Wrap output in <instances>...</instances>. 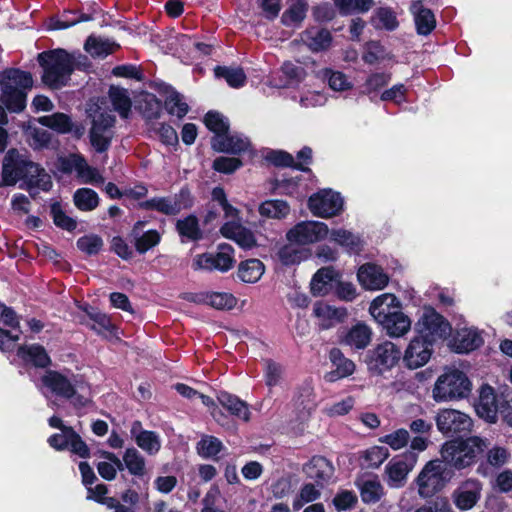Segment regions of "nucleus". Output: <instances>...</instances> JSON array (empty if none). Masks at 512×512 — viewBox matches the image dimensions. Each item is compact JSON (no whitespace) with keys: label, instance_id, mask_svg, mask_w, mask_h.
<instances>
[{"label":"nucleus","instance_id":"de8ad7c7","mask_svg":"<svg viewBox=\"0 0 512 512\" xmlns=\"http://www.w3.org/2000/svg\"><path fill=\"white\" fill-rule=\"evenodd\" d=\"M75 206L81 211H92L99 204L98 194L90 188L77 189L73 195Z\"/></svg>","mask_w":512,"mask_h":512},{"label":"nucleus","instance_id":"aec40b11","mask_svg":"<svg viewBox=\"0 0 512 512\" xmlns=\"http://www.w3.org/2000/svg\"><path fill=\"white\" fill-rule=\"evenodd\" d=\"M484 342L482 332L476 327L457 328L449 342V346L457 353H469L479 348Z\"/></svg>","mask_w":512,"mask_h":512},{"label":"nucleus","instance_id":"f257e3e1","mask_svg":"<svg viewBox=\"0 0 512 512\" xmlns=\"http://www.w3.org/2000/svg\"><path fill=\"white\" fill-rule=\"evenodd\" d=\"M36 385L46 398L56 395L68 399L76 409L86 407L91 402L90 386L74 375L67 376L49 370L42 375Z\"/></svg>","mask_w":512,"mask_h":512},{"label":"nucleus","instance_id":"a878e982","mask_svg":"<svg viewBox=\"0 0 512 512\" xmlns=\"http://www.w3.org/2000/svg\"><path fill=\"white\" fill-rule=\"evenodd\" d=\"M500 404L494 389L489 385H482L479 390V398L475 409L479 417L487 422L495 423L499 413Z\"/></svg>","mask_w":512,"mask_h":512},{"label":"nucleus","instance_id":"338daca9","mask_svg":"<svg viewBox=\"0 0 512 512\" xmlns=\"http://www.w3.org/2000/svg\"><path fill=\"white\" fill-rule=\"evenodd\" d=\"M77 247L88 255H94L102 249L103 240L98 235H85L77 240Z\"/></svg>","mask_w":512,"mask_h":512},{"label":"nucleus","instance_id":"6ab92c4d","mask_svg":"<svg viewBox=\"0 0 512 512\" xmlns=\"http://www.w3.org/2000/svg\"><path fill=\"white\" fill-rule=\"evenodd\" d=\"M142 206L165 215H175L190 206L189 193L182 190L174 197H155L142 203Z\"/></svg>","mask_w":512,"mask_h":512},{"label":"nucleus","instance_id":"bf43d9fd","mask_svg":"<svg viewBox=\"0 0 512 512\" xmlns=\"http://www.w3.org/2000/svg\"><path fill=\"white\" fill-rule=\"evenodd\" d=\"M324 77L327 79L329 87L334 91H347L353 87L352 82L343 72L326 69Z\"/></svg>","mask_w":512,"mask_h":512},{"label":"nucleus","instance_id":"5fc2aeb1","mask_svg":"<svg viewBox=\"0 0 512 512\" xmlns=\"http://www.w3.org/2000/svg\"><path fill=\"white\" fill-rule=\"evenodd\" d=\"M77 166V177L82 183L100 185L104 183V178L99 171L87 164L86 160L82 157V160H78Z\"/></svg>","mask_w":512,"mask_h":512},{"label":"nucleus","instance_id":"7c9ffc66","mask_svg":"<svg viewBox=\"0 0 512 512\" xmlns=\"http://www.w3.org/2000/svg\"><path fill=\"white\" fill-rule=\"evenodd\" d=\"M217 400L221 406L228 410L234 417L244 422H248L250 420L251 411L249 405L237 396L221 391L217 395Z\"/></svg>","mask_w":512,"mask_h":512},{"label":"nucleus","instance_id":"72a5a7b5","mask_svg":"<svg viewBox=\"0 0 512 512\" xmlns=\"http://www.w3.org/2000/svg\"><path fill=\"white\" fill-rule=\"evenodd\" d=\"M372 339L371 328L364 323L353 325L344 335L342 342L353 349L366 348Z\"/></svg>","mask_w":512,"mask_h":512},{"label":"nucleus","instance_id":"f3484780","mask_svg":"<svg viewBox=\"0 0 512 512\" xmlns=\"http://www.w3.org/2000/svg\"><path fill=\"white\" fill-rule=\"evenodd\" d=\"M114 116L108 113H101L93 120L90 131V140L92 146L98 152L106 151L113 137Z\"/></svg>","mask_w":512,"mask_h":512},{"label":"nucleus","instance_id":"e433bc0d","mask_svg":"<svg viewBox=\"0 0 512 512\" xmlns=\"http://www.w3.org/2000/svg\"><path fill=\"white\" fill-rule=\"evenodd\" d=\"M265 272V265L259 259H247L241 261L237 268V277L247 284L257 283Z\"/></svg>","mask_w":512,"mask_h":512},{"label":"nucleus","instance_id":"4468645a","mask_svg":"<svg viewBox=\"0 0 512 512\" xmlns=\"http://www.w3.org/2000/svg\"><path fill=\"white\" fill-rule=\"evenodd\" d=\"M328 226L320 221H302L286 234L289 243L307 245L319 242L328 236Z\"/></svg>","mask_w":512,"mask_h":512},{"label":"nucleus","instance_id":"4be33fe9","mask_svg":"<svg viewBox=\"0 0 512 512\" xmlns=\"http://www.w3.org/2000/svg\"><path fill=\"white\" fill-rule=\"evenodd\" d=\"M360 285L365 290L377 291L384 289L389 283V276L381 266L374 263L361 265L357 272Z\"/></svg>","mask_w":512,"mask_h":512},{"label":"nucleus","instance_id":"6e6552de","mask_svg":"<svg viewBox=\"0 0 512 512\" xmlns=\"http://www.w3.org/2000/svg\"><path fill=\"white\" fill-rule=\"evenodd\" d=\"M38 171V165L28 160L25 154L15 149L9 150L3 161L2 181L5 185H14L19 180L27 182L31 173Z\"/></svg>","mask_w":512,"mask_h":512},{"label":"nucleus","instance_id":"79ce46f5","mask_svg":"<svg viewBox=\"0 0 512 512\" xmlns=\"http://www.w3.org/2000/svg\"><path fill=\"white\" fill-rule=\"evenodd\" d=\"M328 235L330 241L337 243L351 252H358L361 248L360 238L346 229H333L329 231Z\"/></svg>","mask_w":512,"mask_h":512},{"label":"nucleus","instance_id":"a18cd8bd","mask_svg":"<svg viewBox=\"0 0 512 512\" xmlns=\"http://www.w3.org/2000/svg\"><path fill=\"white\" fill-rule=\"evenodd\" d=\"M38 122L58 133L65 134L72 130L73 123L70 117L64 113H54L52 115L42 116Z\"/></svg>","mask_w":512,"mask_h":512},{"label":"nucleus","instance_id":"4d7b16f0","mask_svg":"<svg viewBox=\"0 0 512 512\" xmlns=\"http://www.w3.org/2000/svg\"><path fill=\"white\" fill-rule=\"evenodd\" d=\"M410 441L408 430L399 428L379 438V442L388 445L392 450L398 451L405 448Z\"/></svg>","mask_w":512,"mask_h":512},{"label":"nucleus","instance_id":"3c124183","mask_svg":"<svg viewBox=\"0 0 512 512\" xmlns=\"http://www.w3.org/2000/svg\"><path fill=\"white\" fill-rule=\"evenodd\" d=\"M165 108L169 114L176 115L178 118H183L189 110L188 104L183 100V96L174 89L167 91Z\"/></svg>","mask_w":512,"mask_h":512},{"label":"nucleus","instance_id":"423d86ee","mask_svg":"<svg viewBox=\"0 0 512 512\" xmlns=\"http://www.w3.org/2000/svg\"><path fill=\"white\" fill-rule=\"evenodd\" d=\"M471 392V382L466 374L458 369H447L441 374L433 387V399L447 402L463 399Z\"/></svg>","mask_w":512,"mask_h":512},{"label":"nucleus","instance_id":"c03bdc74","mask_svg":"<svg viewBox=\"0 0 512 512\" xmlns=\"http://www.w3.org/2000/svg\"><path fill=\"white\" fill-rule=\"evenodd\" d=\"M259 213L263 217L283 219L290 213V206L284 200H266L259 206Z\"/></svg>","mask_w":512,"mask_h":512},{"label":"nucleus","instance_id":"7ed1b4c3","mask_svg":"<svg viewBox=\"0 0 512 512\" xmlns=\"http://www.w3.org/2000/svg\"><path fill=\"white\" fill-rule=\"evenodd\" d=\"M33 86L31 73L11 68L0 73V100L10 112L26 107L27 92Z\"/></svg>","mask_w":512,"mask_h":512},{"label":"nucleus","instance_id":"9d476101","mask_svg":"<svg viewBox=\"0 0 512 512\" xmlns=\"http://www.w3.org/2000/svg\"><path fill=\"white\" fill-rule=\"evenodd\" d=\"M438 431L444 436L453 437L471 431L473 421L469 415L456 409H439L435 416Z\"/></svg>","mask_w":512,"mask_h":512},{"label":"nucleus","instance_id":"680f3d73","mask_svg":"<svg viewBox=\"0 0 512 512\" xmlns=\"http://www.w3.org/2000/svg\"><path fill=\"white\" fill-rule=\"evenodd\" d=\"M206 127L215 133L214 136L225 135L228 132L227 119L218 112H208L204 118Z\"/></svg>","mask_w":512,"mask_h":512},{"label":"nucleus","instance_id":"a19ab883","mask_svg":"<svg viewBox=\"0 0 512 512\" xmlns=\"http://www.w3.org/2000/svg\"><path fill=\"white\" fill-rule=\"evenodd\" d=\"M123 466L129 473L136 477H142L146 472V462L142 454L134 447L127 448L122 457Z\"/></svg>","mask_w":512,"mask_h":512},{"label":"nucleus","instance_id":"f704fd0d","mask_svg":"<svg viewBox=\"0 0 512 512\" xmlns=\"http://www.w3.org/2000/svg\"><path fill=\"white\" fill-rule=\"evenodd\" d=\"M191 300L215 309H232L236 305V298L232 294L225 292L200 293L192 296Z\"/></svg>","mask_w":512,"mask_h":512},{"label":"nucleus","instance_id":"a211bd4d","mask_svg":"<svg viewBox=\"0 0 512 512\" xmlns=\"http://www.w3.org/2000/svg\"><path fill=\"white\" fill-rule=\"evenodd\" d=\"M432 355L431 341L423 336H415L408 344L403 362L409 369H417L424 366Z\"/></svg>","mask_w":512,"mask_h":512},{"label":"nucleus","instance_id":"13d9d810","mask_svg":"<svg viewBox=\"0 0 512 512\" xmlns=\"http://www.w3.org/2000/svg\"><path fill=\"white\" fill-rule=\"evenodd\" d=\"M362 59L366 64L374 65L385 59H390V56L379 42L371 41L365 45Z\"/></svg>","mask_w":512,"mask_h":512},{"label":"nucleus","instance_id":"cd10ccee","mask_svg":"<svg viewBox=\"0 0 512 512\" xmlns=\"http://www.w3.org/2000/svg\"><path fill=\"white\" fill-rule=\"evenodd\" d=\"M339 273L333 267L320 268L313 276L310 287L314 296H325L334 289Z\"/></svg>","mask_w":512,"mask_h":512},{"label":"nucleus","instance_id":"393cba45","mask_svg":"<svg viewBox=\"0 0 512 512\" xmlns=\"http://www.w3.org/2000/svg\"><path fill=\"white\" fill-rule=\"evenodd\" d=\"M482 490L481 482L477 479H468L453 493V501L460 510L471 509L480 499Z\"/></svg>","mask_w":512,"mask_h":512},{"label":"nucleus","instance_id":"58836bf2","mask_svg":"<svg viewBox=\"0 0 512 512\" xmlns=\"http://www.w3.org/2000/svg\"><path fill=\"white\" fill-rule=\"evenodd\" d=\"M18 355L25 362L31 363L37 367H47L50 364V357L46 350L37 344L19 347Z\"/></svg>","mask_w":512,"mask_h":512},{"label":"nucleus","instance_id":"603ef678","mask_svg":"<svg viewBox=\"0 0 512 512\" xmlns=\"http://www.w3.org/2000/svg\"><path fill=\"white\" fill-rule=\"evenodd\" d=\"M389 457V451L383 446H372L361 453L362 464L368 468L379 467Z\"/></svg>","mask_w":512,"mask_h":512},{"label":"nucleus","instance_id":"473e14b6","mask_svg":"<svg viewBox=\"0 0 512 512\" xmlns=\"http://www.w3.org/2000/svg\"><path fill=\"white\" fill-rule=\"evenodd\" d=\"M411 12L414 16V22L418 34L428 35L434 30L436 26L435 16L430 9L423 6L420 0L412 3Z\"/></svg>","mask_w":512,"mask_h":512},{"label":"nucleus","instance_id":"f03ea898","mask_svg":"<svg viewBox=\"0 0 512 512\" xmlns=\"http://www.w3.org/2000/svg\"><path fill=\"white\" fill-rule=\"evenodd\" d=\"M369 313L390 337H402L411 328V320L401 311V302L394 294L377 296L369 306Z\"/></svg>","mask_w":512,"mask_h":512},{"label":"nucleus","instance_id":"09e8293b","mask_svg":"<svg viewBox=\"0 0 512 512\" xmlns=\"http://www.w3.org/2000/svg\"><path fill=\"white\" fill-rule=\"evenodd\" d=\"M176 227L180 236L183 238L193 241L202 238V231L199 227L198 219L193 215L178 220Z\"/></svg>","mask_w":512,"mask_h":512},{"label":"nucleus","instance_id":"052dcab7","mask_svg":"<svg viewBox=\"0 0 512 512\" xmlns=\"http://www.w3.org/2000/svg\"><path fill=\"white\" fill-rule=\"evenodd\" d=\"M391 80V74L385 72H374L371 73L364 85L363 93L371 95L372 93L378 92L382 87L386 86Z\"/></svg>","mask_w":512,"mask_h":512},{"label":"nucleus","instance_id":"c9c22d12","mask_svg":"<svg viewBox=\"0 0 512 512\" xmlns=\"http://www.w3.org/2000/svg\"><path fill=\"white\" fill-rule=\"evenodd\" d=\"M295 407L298 410L299 419H308L317 407L316 394L311 385L306 384L300 388L295 398Z\"/></svg>","mask_w":512,"mask_h":512},{"label":"nucleus","instance_id":"69168bd1","mask_svg":"<svg viewBox=\"0 0 512 512\" xmlns=\"http://www.w3.org/2000/svg\"><path fill=\"white\" fill-rule=\"evenodd\" d=\"M307 8L304 3L298 2L290 6L283 16L282 21L287 26H293L299 24L306 16Z\"/></svg>","mask_w":512,"mask_h":512},{"label":"nucleus","instance_id":"4c0bfd02","mask_svg":"<svg viewBox=\"0 0 512 512\" xmlns=\"http://www.w3.org/2000/svg\"><path fill=\"white\" fill-rule=\"evenodd\" d=\"M281 73L284 79H276L272 77L268 81V85L274 88H284L292 86L294 83L300 82L305 77L304 69L292 62H285L281 67Z\"/></svg>","mask_w":512,"mask_h":512},{"label":"nucleus","instance_id":"49530a36","mask_svg":"<svg viewBox=\"0 0 512 512\" xmlns=\"http://www.w3.org/2000/svg\"><path fill=\"white\" fill-rule=\"evenodd\" d=\"M332 466L329 461L323 457H315L305 467V472L310 478L319 481H326L332 475Z\"/></svg>","mask_w":512,"mask_h":512},{"label":"nucleus","instance_id":"8fccbe9b","mask_svg":"<svg viewBox=\"0 0 512 512\" xmlns=\"http://www.w3.org/2000/svg\"><path fill=\"white\" fill-rule=\"evenodd\" d=\"M104 457L107 461H102L97 464L98 473L105 480H113L117 470H123V463L111 452H105Z\"/></svg>","mask_w":512,"mask_h":512},{"label":"nucleus","instance_id":"ddd939ff","mask_svg":"<svg viewBox=\"0 0 512 512\" xmlns=\"http://www.w3.org/2000/svg\"><path fill=\"white\" fill-rule=\"evenodd\" d=\"M226 217H231L230 221L223 224L220 232L223 237L233 240L243 249H251L256 245L254 234L245 228L239 221L235 220L238 215L237 209L231 206L228 202L222 206Z\"/></svg>","mask_w":512,"mask_h":512},{"label":"nucleus","instance_id":"412c9836","mask_svg":"<svg viewBox=\"0 0 512 512\" xmlns=\"http://www.w3.org/2000/svg\"><path fill=\"white\" fill-rule=\"evenodd\" d=\"M0 305V322L12 329L9 331L0 328V349L6 350L10 349L19 341L21 331L19 329V318L16 312L3 303H0Z\"/></svg>","mask_w":512,"mask_h":512},{"label":"nucleus","instance_id":"39448f33","mask_svg":"<svg viewBox=\"0 0 512 512\" xmlns=\"http://www.w3.org/2000/svg\"><path fill=\"white\" fill-rule=\"evenodd\" d=\"M43 68L42 80L51 88L65 86L73 71V58L63 49L42 52L38 55Z\"/></svg>","mask_w":512,"mask_h":512},{"label":"nucleus","instance_id":"0e129e2a","mask_svg":"<svg viewBox=\"0 0 512 512\" xmlns=\"http://www.w3.org/2000/svg\"><path fill=\"white\" fill-rule=\"evenodd\" d=\"M92 20V17L87 14H78L74 11H65L58 19L54 21V29H66L79 22H87Z\"/></svg>","mask_w":512,"mask_h":512},{"label":"nucleus","instance_id":"864d4df0","mask_svg":"<svg viewBox=\"0 0 512 512\" xmlns=\"http://www.w3.org/2000/svg\"><path fill=\"white\" fill-rule=\"evenodd\" d=\"M321 495L320 489L312 484H304L299 493L295 496L292 502V507L295 511L300 510L304 505L316 501Z\"/></svg>","mask_w":512,"mask_h":512},{"label":"nucleus","instance_id":"6e6d98bb","mask_svg":"<svg viewBox=\"0 0 512 512\" xmlns=\"http://www.w3.org/2000/svg\"><path fill=\"white\" fill-rule=\"evenodd\" d=\"M215 75L216 77L224 78L228 85L233 88L242 87L246 82V75L241 68L217 66L215 68Z\"/></svg>","mask_w":512,"mask_h":512},{"label":"nucleus","instance_id":"5701e85b","mask_svg":"<svg viewBox=\"0 0 512 512\" xmlns=\"http://www.w3.org/2000/svg\"><path fill=\"white\" fill-rule=\"evenodd\" d=\"M347 315L346 308L336 307L325 301H317L313 305V316L322 329H329L343 322Z\"/></svg>","mask_w":512,"mask_h":512},{"label":"nucleus","instance_id":"0eeeda50","mask_svg":"<svg viewBox=\"0 0 512 512\" xmlns=\"http://www.w3.org/2000/svg\"><path fill=\"white\" fill-rule=\"evenodd\" d=\"M449 480L450 472L447 470L445 461L431 460L426 463L416 478L418 493L422 498L432 497L442 490Z\"/></svg>","mask_w":512,"mask_h":512},{"label":"nucleus","instance_id":"f8f14e48","mask_svg":"<svg viewBox=\"0 0 512 512\" xmlns=\"http://www.w3.org/2000/svg\"><path fill=\"white\" fill-rule=\"evenodd\" d=\"M419 336L431 341V344L438 339H445L451 334L452 328L432 307H425L417 323Z\"/></svg>","mask_w":512,"mask_h":512},{"label":"nucleus","instance_id":"774afa93","mask_svg":"<svg viewBox=\"0 0 512 512\" xmlns=\"http://www.w3.org/2000/svg\"><path fill=\"white\" fill-rule=\"evenodd\" d=\"M326 101V95L320 91L303 90L299 96V104L304 108L322 106Z\"/></svg>","mask_w":512,"mask_h":512},{"label":"nucleus","instance_id":"2f4dec72","mask_svg":"<svg viewBox=\"0 0 512 512\" xmlns=\"http://www.w3.org/2000/svg\"><path fill=\"white\" fill-rule=\"evenodd\" d=\"M330 360L334 369L325 375L328 382H335L341 378L350 376L355 370V364L344 357L339 349H332L330 351Z\"/></svg>","mask_w":512,"mask_h":512},{"label":"nucleus","instance_id":"bb28decb","mask_svg":"<svg viewBox=\"0 0 512 512\" xmlns=\"http://www.w3.org/2000/svg\"><path fill=\"white\" fill-rule=\"evenodd\" d=\"M130 434L136 445L148 455H156L161 449L160 436L149 430H144L139 421L131 425Z\"/></svg>","mask_w":512,"mask_h":512},{"label":"nucleus","instance_id":"20e7f679","mask_svg":"<svg viewBox=\"0 0 512 512\" xmlns=\"http://www.w3.org/2000/svg\"><path fill=\"white\" fill-rule=\"evenodd\" d=\"M489 446V442L478 436L465 440L446 441L440 450L446 464L460 470L472 465L477 457Z\"/></svg>","mask_w":512,"mask_h":512},{"label":"nucleus","instance_id":"c85d7f7f","mask_svg":"<svg viewBox=\"0 0 512 512\" xmlns=\"http://www.w3.org/2000/svg\"><path fill=\"white\" fill-rule=\"evenodd\" d=\"M356 485L360 491L361 499L364 503H376L384 495V488L375 475H367L360 477Z\"/></svg>","mask_w":512,"mask_h":512},{"label":"nucleus","instance_id":"2eb2a0df","mask_svg":"<svg viewBox=\"0 0 512 512\" xmlns=\"http://www.w3.org/2000/svg\"><path fill=\"white\" fill-rule=\"evenodd\" d=\"M418 460V454L406 452L400 456L392 458L385 467L387 475V484L391 488L403 487L407 476L415 467Z\"/></svg>","mask_w":512,"mask_h":512},{"label":"nucleus","instance_id":"dca6fc26","mask_svg":"<svg viewBox=\"0 0 512 512\" xmlns=\"http://www.w3.org/2000/svg\"><path fill=\"white\" fill-rule=\"evenodd\" d=\"M401 357V351L391 341L378 344L370 354L369 366L377 373H383L394 367Z\"/></svg>","mask_w":512,"mask_h":512},{"label":"nucleus","instance_id":"ea45409f","mask_svg":"<svg viewBox=\"0 0 512 512\" xmlns=\"http://www.w3.org/2000/svg\"><path fill=\"white\" fill-rule=\"evenodd\" d=\"M118 44L102 37L90 36L85 42V50L92 56L98 58H105L112 54L117 48Z\"/></svg>","mask_w":512,"mask_h":512},{"label":"nucleus","instance_id":"37998d69","mask_svg":"<svg viewBox=\"0 0 512 512\" xmlns=\"http://www.w3.org/2000/svg\"><path fill=\"white\" fill-rule=\"evenodd\" d=\"M109 98L114 110L117 111L122 118H127L132 106L128 91L123 88L112 86L109 89Z\"/></svg>","mask_w":512,"mask_h":512},{"label":"nucleus","instance_id":"e2e57ef3","mask_svg":"<svg viewBox=\"0 0 512 512\" xmlns=\"http://www.w3.org/2000/svg\"><path fill=\"white\" fill-rule=\"evenodd\" d=\"M221 449L222 442L214 436H204L197 444V451L204 458L216 456Z\"/></svg>","mask_w":512,"mask_h":512},{"label":"nucleus","instance_id":"1a4fd4ad","mask_svg":"<svg viewBox=\"0 0 512 512\" xmlns=\"http://www.w3.org/2000/svg\"><path fill=\"white\" fill-rule=\"evenodd\" d=\"M235 251L234 248L226 243L219 244L217 252L203 253L196 255L191 267L194 271H219L227 272L233 268L235 264Z\"/></svg>","mask_w":512,"mask_h":512},{"label":"nucleus","instance_id":"b1692460","mask_svg":"<svg viewBox=\"0 0 512 512\" xmlns=\"http://www.w3.org/2000/svg\"><path fill=\"white\" fill-rule=\"evenodd\" d=\"M215 151L232 154L251 153L252 147L249 139L238 133L214 136L211 140Z\"/></svg>","mask_w":512,"mask_h":512},{"label":"nucleus","instance_id":"9b49d317","mask_svg":"<svg viewBox=\"0 0 512 512\" xmlns=\"http://www.w3.org/2000/svg\"><path fill=\"white\" fill-rule=\"evenodd\" d=\"M344 206L340 193L332 189H322L309 197L308 208L311 213L320 218H332L339 215Z\"/></svg>","mask_w":512,"mask_h":512},{"label":"nucleus","instance_id":"c756f323","mask_svg":"<svg viewBox=\"0 0 512 512\" xmlns=\"http://www.w3.org/2000/svg\"><path fill=\"white\" fill-rule=\"evenodd\" d=\"M301 41L313 52L326 50L330 47L332 36L323 28L311 27L300 35Z\"/></svg>","mask_w":512,"mask_h":512}]
</instances>
